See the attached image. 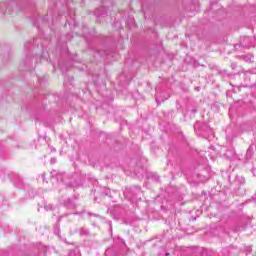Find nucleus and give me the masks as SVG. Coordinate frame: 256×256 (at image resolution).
<instances>
[{
	"mask_svg": "<svg viewBox=\"0 0 256 256\" xmlns=\"http://www.w3.org/2000/svg\"><path fill=\"white\" fill-rule=\"evenodd\" d=\"M156 101H159V99H158V98H156Z\"/></svg>",
	"mask_w": 256,
	"mask_h": 256,
	"instance_id": "nucleus-4",
	"label": "nucleus"
},
{
	"mask_svg": "<svg viewBox=\"0 0 256 256\" xmlns=\"http://www.w3.org/2000/svg\"><path fill=\"white\" fill-rule=\"evenodd\" d=\"M51 163H55V158H52V159H51Z\"/></svg>",
	"mask_w": 256,
	"mask_h": 256,
	"instance_id": "nucleus-2",
	"label": "nucleus"
},
{
	"mask_svg": "<svg viewBox=\"0 0 256 256\" xmlns=\"http://www.w3.org/2000/svg\"><path fill=\"white\" fill-rule=\"evenodd\" d=\"M245 40H246V41H249V37H246Z\"/></svg>",
	"mask_w": 256,
	"mask_h": 256,
	"instance_id": "nucleus-3",
	"label": "nucleus"
},
{
	"mask_svg": "<svg viewBox=\"0 0 256 256\" xmlns=\"http://www.w3.org/2000/svg\"><path fill=\"white\" fill-rule=\"evenodd\" d=\"M111 253V249L106 250L105 255H109Z\"/></svg>",
	"mask_w": 256,
	"mask_h": 256,
	"instance_id": "nucleus-1",
	"label": "nucleus"
}]
</instances>
